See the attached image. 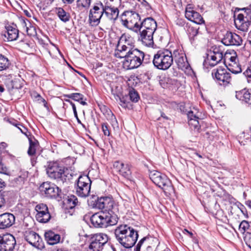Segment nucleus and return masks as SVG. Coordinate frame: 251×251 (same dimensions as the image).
<instances>
[{
    "label": "nucleus",
    "mask_w": 251,
    "mask_h": 251,
    "mask_svg": "<svg viewBox=\"0 0 251 251\" xmlns=\"http://www.w3.org/2000/svg\"><path fill=\"white\" fill-rule=\"evenodd\" d=\"M35 210L37 212L36 218L39 222L46 223L49 221L51 216L46 204L44 203L37 204L35 207Z\"/></svg>",
    "instance_id": "4468645a"
},
{
    "label": "nucleus",
    "mask_w": 251,
    "mask_h": 251,
    "mask_svg": "<svg viewBox=\"0 0 251 251\" xmlns=\"http://www.w3.org/2000/svg\"><path fill=\"white\" fill-rule=\"evenodd\" d=\"M45 167L48 176L58 182L64 183L72 178V171L56 161L47 162Z\"/></svg>",
    "instance_id": "f257e3e1"
},
{
    "label": "nucleus",
    "mask_w": 251,
    "mask_h": 251,
    "mask_svg": "<svg viewBox=\"0 0 251 251\" xmlns=\"http://www.w3.org/2000/svg\"><path fill=\"white\" fill-rule=\"evenodd\" d=\"M235 25L237 29L242 31H247L250 25H251V21L248 19H243V21L237 20L235 21Z\"/></svg>",
    "instance_id": "c756f323"
},
{
    "label": "nucleus",
    "mask_w": 251,
    "mask_h": 251,
    "mask_svg": "<svg viewBox=\"0 0 251 251\" xmlns=\"http://www.w3.org/2000/svg\"><path fill=\"white\" fill-rule=\"evenodd\" d=\"M91 182L88 176H80L75 184L77 195L82 198L88 196L90 192Z\"/></svg>",
    "instance_id": "6e6552de"
},
{
    "label": "nucleus",
    "mask_w": 251,
    "mask_h": 251,
    "mask_svg": "<svg viewBox=\"0 0 251 251\" xmlns=\"http://www.w3.org/2000/svg\"><path fill=\"white\" fill-rule=\"evenodd\" d=\"M142 54L143 55L141 56V65H144L151 62L153 63V58H151L150 55L145 54L143 51H142Z\"/></svg>",
    "instance_id": "a19ab883"
},
{
    "label": "nucleus",
    "mask_w": 251,
    "mask_h": 251,
    "mask_svg": "<svg viewBox=\"0 0 251 251\" xmlns=\"http://www.w3.org/2000/svg\"><path fill=\"white\" fill-rule=\"evenodd\" d=\"M102 130L105 136H109L110 134L109 130V126L106 123H103L101 124Z\"/></svg>",
    "instance_id": "49530a36"
},
{
    "label": "nucleus",
    "mask_w": 251,
    "mask_h": 251,
    "mask_svg": "<svg viewBox=\"0 0 251 251\" xmlns=\"http://www.w3.org/2000/svg\"><path fill=\"white\" fill-rule=\"evenodd\" d=\"M213 53L216 56L217 60L219 63L223 58V53L219 48H215L213 49Z\"/></svg>",
    "instance_id": "37998d69"
},
{
    "label": "nucleus",
    "mask_w": 251,
    "mask_h": 251,
    "mask_svg": "<svg viewBox=\"0 0 251 251\" xmlns=\"http://www.w3.org/2000/svg\"><path fill=\"white\" fill-rule=\"evenodd\" d=\"M246 244L251 249V233L248 232L245 236Z\"/></svg>",
    "instance_id": "13d9d810"
},
{
    "label": "nucleus",
    "mask_w": 251,
    "mask_h": 251,
    "mask_svg": "<svg viewBox=\"0 0 251 251\" xmlns=\"http://www.w3.org/2000/svg\"><path fill=\"white\" fill-rule=\"evenodd\" d=\"M100 109L101 112L107 119L112 120L113 119H116L114 115L107 106L102 105L100 107Z\"/></svg>",
    "instance_id": "4c0bfd02"
},
{
    "label": "nucleus",
    "mask_w": 251,
    "mask_h": 251,
    "mask_svg": "<svg viewBox=\"0 0 251 251\" xmlns=\"http://www.w3.org/2000/svg\"><path fill=\"white\" fill-rule=\"evenodd\" d=\"M130 25L131 24H130L128 18L126 20L123 21V25L128 29L132 30V25Z\"/></svg>",
    "instance_id": "052dcab7"
},
{
    "label": "nucleus",
    "mask_w": 251,
    "mask_h": 251,
    "mask_svg": "<svg viewBox=\"0 0 251 251\" xmlns=\"http://www.w3.org/2000/svg\"><path fill=\"white\" fill-rule=\"evenodd\" d=\"M64 203L66 204L67 208L73 209L78 204V201L75 196L71 195L64 200Z\"/></svg>",
    "instance_id": "2f4dec72"
},
{
    "label": "nucleus",
    "mask_w": 251,
    "mask_h": 251,
    "mask_svg": "<svg viewBox=\"0 0 251 251\" xmlns=\"http://www.w3.org/2000/svg\"><path fill=\"white\" fill-rule=\"evenodd\" d=\"M21 47L25 50L28 51L32 48V44L29 42H25L23 40L20 41Z\"/></svg>",
    "instance_id": "8fccbe9b"
},
{
    "label": "nucleus",
    "mask_w": 251,
    "mask_h": 251,
    "mask_svg": "<svg viewBox=\"0 0 251 251\" xmlns=\"http://www.w3.org/2000/svg\"><path fill=\"white\" fill-rule=\"evenodd\" d=\"M7 192H0V209L4 207L7 200Z\"/></svg>",
    "instance_id": "c03bdc74"
},
{
    "label": "nucleus",
    "mask_w": 251,
    "mask_h": 251,
    "mask_svg": "<svg viewBox=\"0 0 251 251\" xmlns=\"http://www.w3.org/2000/svg\"><path fill=\"white\" fill-rule=\"evenodd\" d=\"M29 143V146L27 151V153L29 156L34 155L36 153V148L39 146L38 141L33 136L28 138Z\"/></svg>",
    "instance_id": "7c9ffc66"
},
{
    "label": "nucleus",
    "mask_w": 251,
    "mask_h": 251,
    "mask_svg": "<svg viewBox=\"0 0 251 251\" xmlns=\"http://www.w3.org/2000/svg\"><path fill=\"white\" fill-rule=\"evenodd\" d=\"M185 16L188 20L195 24L201 25L204 23L203 18L200 13L190 8L186 9Z\"/></svg>",
    "instance_id": "4be33fe9"
},
{
    "label": "nucleus",
    "mask_w": 251,
    "mask_h": 251,
    "mask_svg": "<svg viewBox=\"0 0 251 251\" xmlns=\"http://www.w3.org/2000/svg\"><path fill=\"white\" fill-rule=\"evenodd\" d=\"M15 222V217L13 214L5 213L0 215V229H4L11 227Z\"/></svg>",
    "instance_id": "f3484780"
},
{
    "label": "nucleus",
    "mask_w": 251,
    "mask_h": 251,
    "mask_svg": "<svg viewBox=\"0 0 251 251\" xmlns=\"http://www.w3.org/2000/svg\"><path fill=\"white\" fill-rule=\"evenodd\" d=\"M16 244V240L12 235L7 234L0 236V251H13Z\"/></svg>",
    "instance_id": "ddd939ff"
},
{
    "label": "nucleus",
    "mask_w": 251,
    "mask_h": 251,
    "mask_svg": "<svg viewBox=\"0 0 251 251\" xmlns=\"http://www.w3.org/2000/svg\"><path fill=\"white\" fill-rule=\"evenodd\" d=\"M172 54L173 60H175L179 68H186L187 58L185 55L182 53H180L178 50H174Z\"/></svg>",
    "instance_id": "393cba45"
},
{
    "label": "nucleus",
    "mask_w": 251,
    "mask_h": 251,
    "mask_svg": "<svg viewBox=\"0 0 251 251\" xmlns=\"http://www.w3.org/2000/svg\"><path fill=\"white\" fill-rule=\"evenodd\" d=\"M249 227V223L246 221H243L239 226V230L244 232L247 229H248Z\"/></svg>",
    "instance_id": "3c124183"
},
{
    "label": "nucleus",
    "mask_w": 251,
    "mask_h": 251,
    "mask_svg": "<svg viewBox=\"0 0 251 251\" xmlns=\"http://www.w3.org/2000/svg\"><path fill=\"white\" fill-rule=\"evenodd\" d=\"M41 101L43 102L44 107L47 110H49V107L48 106V104L47 102L46 101V100L44 98H43V99H42Z\"/></svg>",
    "instance_id": "774afa93"
},
{
    "label": "nucleus",
    "mask_w": 251,
    "mask_h": 251,
    "mask_svg": "<svg viewBox=\"0 0 251 251\" xmlns=\"http://www.w3.org/2000/svg\"><path fill=\"white\" fill-rule=\"evenodd\" d=\"M128 96L131 101L133 102H137L140 99L138 92L133 88L129 90Z\"/></svg>",
    "instance_id": "58836bf2"
},
{
    "label": "nucleus",
    "mask_w": 251,
    "mask_h": 251,
    "mask_svg": "<svg viewBox=\"0 0 251 251\" xmlns=\"http://www.w3.org/2000/svg\"><path fill=\"white\" fill-rule=\"evenodd\" d=\"M227 69L232 73L237 74L242 72V68L241 65L237 62H234L232 63H228L226 65Z\"/></svg>",
    "instance_id": "c9c22d12"
},
{
    "label": "nucleus",
    "mask_w": 251,
    "mask_h": 251,
    "mask_svg": "<svg viewBox=\"0 0 251 251\" xmlns=\"http://www.w3.org/2000/svg\"><path fill=\"white\" fill-rule=\"evenodd\" d=\"M235 97L237 99L251 105V89H243L236 91Z\"/></svg>",
    "instance_id": "5701e85b"
},
{
    "label": "nucleus",
    "mask_w": 251,
    "mask_h": 251,
    "mask_svg": "<svg viewBox=\"0 0 251 251\" xmlns=\"http://www.w3.org/2000/svg\"><path fill=\"white\" fill-rule=\"evenodd\" d=\"M149 176L156 185L163 190L166 196L171 195L174 193L175 190L171 181L166 175L153 170L150 172Z\"/></svg>",
    "instance_id": "7ed1b4c3"
},
{
    "label": "nucleus",
    "mask_w": 251,
    "mask_h": 251,
    "mask_svg": "<svg viewBox=\"0 0 251 251\" xmlns=\"http://www.w3.org/2000/svg\"><path fill=\"white\" fill-rule=\"evenodd\" d=\"M94 207L101 210V212L108 213L111 216L117 215V211L116 204L113 199L110 197H97L93 204Z\"/></svg>",
    "instance_id": "423d86ee"
},
{
    "label": "nucleus",
    "mask_w": 251,
    "mask_h": 251,
    "mask_svg": "<svg viewBox=\"0 0 251 251\" xmlns=\"http://www.w3.org/2000/svg\"><path fill=\"white\" fill-rule=\"evenodd\" d=\"M6 31L4 34L7 37L8 41L16 40L19 36V30L16 27L8 25L5 26Z\"/></svg>",
    "instance_id": "a878e982"
},
{
    "label": "nucleus",
    "mask_w": 251,
    "mask_h": 251,
    "mask_svg": "<svg viewBox=\"0 0 251 251\" xmlns=\"http://www.w3.org/2000/svg\"><path fill=\"white\" fill-rule=\"evenodd\" d=\"M243 74L248 77L249 82H251V66L248 67Z\"/></svg>",
    "instance_id": "5fc2aeb1"
},
{
    "label": "nucleus",
    "mask_w": 251,
    "mask_h": 251,
    "mask_svg": "<svg viewBox=\"0 0 251 251\" xmlns=\"http://www.w3.org/2000/svg\"><path fill=\"white\" fill-rule=\"evenodd\" d=\"M8 122L12 125H14L16 127H18V126H21L20 123H18L17 121L12 120V121L8 120Z\"/></svg>",
    "instance_id": "69168bd1"
},
{
    "label": "nucleus",
    "mask_w": 251,
    "mask_h": 251,
    "mask_svg": "<svg viewBox=\"0 0 251 251\" xmlns=\"http://www.w3.org/2000/svg\"><path fill=\"white\" fill-rule=\"evenodd\" d=\"M113 168L123 177L127 180H132L133 177L128 164H124L121 161H117L114 163Z\"/></svg>",
    "instance_id": "2eb2a0df"
},
{
    "label": "nucleus",
    "mask_w": 251,
    "mask_h": 251,
    "mask_svg": "<svg viewBox=\"0 0 251 251\" xmlns=\"http://www.w3.org/2000/svg\"><path fill=\"white\" fill-rule=\"evenodd\" d=\"M140 24L149 28V31L154 32L157 28V23L151 17L144 19Z\"/></svg>",
    "instance_id": "c85d7f7f"
},
{
    "label": "nucleus",
    "mask_w": 251,
    "mask_h": 251,
    "mask_svg": "<svg viewBox=\"0 0 251 251\" xmlns=\"http://www.w3.org/2000/svg\"><path fill=\"white\" fill-rule=\"evenodd\" d=\"M176 23L179 26H183L185 25V21L182 19H177L176 21Z\"/></svg>",
    "instance_id": "bf43d9fd"
},
{
    "label": "nucleus",
    "mask_w": 251,
    "mask_h": 251,
    "mask_svg": "<svg viewBox=\"0 0 251 251\" xmlns=\"http://www.w3.org/2000/svg\"><path fill=\"white\" fill-rule=\"evenodd\" d=\"M117 241L125 248H131L136 243L138 231L127 225H120L115 230Z\"/></svg>",
    "instance_id": "f03ea898"
},
{
    "label": "nucleus",
    "mask_w": 251,
    "mask_h": 251,
    "mask_svg": "<svg viewBox=\"0 0 251 251\" xmlns=\"http://www.w3.org/2000/svg\"><path fill=\"white\" fill-rule=\"evenodd\" d=\"M105 3L97 0L92 6L89 13V20L90 23H96L97 25L100 23V19L104 15Z\"/></svg>",
    "instance_id": "1a4fd4ad"
},
{
    "label": "nucleus",
    "mask_w": 251,
    "mask_h": 251,
    "mask_svg": "<svg viewBox=\"0 0 251 251\" xmlns=\"http://www.w3.org/2000/svg\"><path fill=\"white\" fill-rule=\"evenodd\" d=\"M10 62L4 55L0 54V71L6 70L9 67Z\"/></svg>",
    "instance_id": "e433bc0d"
},
{
    "label": "nucleus",
    "mask_w": 251,
    "mask_h": 251,
    "mask_svg": "<svg viewBox=\"0 0 251 251\" xmlns=\"http://www.w3.org/2000/svg\"><path fill=\"white\" fill-rule=\"evenodd\" d=\"M108 240V236L105 234L100 233L92 235L90 239L89 249L92 251H101Z\"/></svg>",
    "instance_id": "9b49d317"
},
{
    "label": "nucleus",
    "mask_w": 251,
    "mask_h": 251,
    "mask_svg": "<svg viewBox=\"0 0 251 251\" xmlns=\"http://www.w3.org/2000/svg\"><path fill=\"white\" fill-rule=\"evenodd\" d=\"M140 30H142L145 32H148V31H149V28H148V27L145 26L144 25H141V24H140L138 30H137V31L136 32L138 33Z\"/></svg>",
    "instance_id": "680f3d73"
},
{
    "label": "nucleus",
    "mask_w": 251,
    "mask_h": 251,
    "mask_svg": "<svg viewBox=\"0 0 251 251\" xmlns=\"http://www.w3.org/2000/svg\"><path fill=\"white\" fill-rule=\"evenodd\" d=\"M17 127L20 130V131L23 134L25 135L28 138V137L32 136L31 133L28 132L27 129L26 127L23 126L22 125L21 126H18V127Z\"/></svg>",
    "instance_id": "603ef678"
},
{
    "label": "nucleus",
    "mask_w": 251,
    "mask_h": 251,
    "mask_svg": "<svg viewBox=\"0 0 251 251\" xmlns=\"http://www.w3.org/2000/svg\"><path fill=\"white\" fill-rule=\"evenodd\" d=\"M234 54H235V55L231 56L229 57H228V56L227 54H225V58H224V63H225V64H226V66L227 65L226 64V60H229V62L228 63H233L234 62L238 61V59L237 58V55H236L235 52L234 53Z\"/></svg>",
    "instance_id": "a18cd8bd"
},
{
    "label": "nucleus",
    "mask_w": 251,
    "mask_h": 251,
    "mask_svg": "<svg viewBox=\"0 0 251 251\" xmlns=\"http://www.w3.org/2000/svg\"><path fill=\"white\" fill-rule=\"evenodd\" d=\"M212 75L220 85H226L231 80L230 74L226 69L221 67L214 69L212 72Z\"/></svg>",
    "instance_id": "f8f14e48"
},
{
    "label": "nucleus",
    "mask_w": 251,
    "mask_h": 251,
    "mask_svg": "<svg viewBox=\"0 0 251 251\" xmlns=\"http://www.w3.org/2000/svg\"><path fill=\"white\" fill-rule=\"evenodd\" d=\"M199 119H193L188 121V124L191 127H193L194 129L199 130L201 126L199 122Z\"/></svg>",
    "instance_id": "79ce46f5"
},
{
    "label": "nucleus",
    "mask_w": 251,
    "mask_h": 251,
    "mask_svg": "<svg viewBox=\"0 0 251 251\" xmlns=\"http://www.w3.org/2000/svg\"><path fill=\"white\" fill-rule=\"evenodd\" d=\"M242 11L243 12L240 13L237 15V20L243 21V19H248L251 21V9L249 8H243L236 9V11Z\"/></svg>",
    "instance_id": "473e14b6"
},
{
    "label": "nucleus",
    "mask_w": 251,
    "mask_h": 251,
    "mask_svg": "<svg viewBox=\"0 0 251 251\" xmlns=\"http://www.w3.org/2000/svg\"><path fill=\"white\" fill-rule=\"evenodd\" d=\"M119 9L114 6L109 5L107 2L105 3V8L104 15L113 22L116 20L119 16Z\"/></svg>",
    "instance_id": "412c9836"
},
{
    "label": "nucleus",
    "mask_w": 251,
    "mask_h": 251,
    "mask_svg": "<svg viewBox=\"0 0 251 251\" xmlns=\"http://www.w3.org/2000/svg\"><path fill=\"white\" fill-rule=\"evenodd\" d=\"M127 54V51L125 52L122 51H120V50H116L115 53V55L117 58H125V59L126 57V55Z\"/></svg>",
    "instance_id": "864d4df0"
},
{
    "label": "nucleus",
    "mask_w": 251,
    "mask_h": 251,
    "mask_svg": "<svg viewBox=\"0 0 251 251\" xmlns=\"http://www.w3.org/2000/svg\"><path fill=\"white\" fill-rule=\"evenodd\" d=\"M45 238L47 243L50 245L56 244L59 242L60 236L59 234L49 230L45 233Z\"/></svg>",
    "instance_id": "bb28decb"
},
{
    "label": "nucleus",
    "mask_w": 251,
    "mask_h": 251,
    "mask_svg": "<svg viewBox=\"0 0 251 251\" xmlns=\"http://www.w3.org/2000/svg\"><path fill=\"white\" fill-rule=\"evenodd\" d=\"M187 34L192 44L195 43L199 34V28L189 26L187 29Z\"/></svg>",
    "instance_id": "72a5a7b5"
},
{
    "label": "nucleus",
    "mask_w": 251,
    "mask_h": 251,
    "mask_svg": "<svg viewBox=\"0 0 251 251\" xmlns=\"http://www.w3.org/2000/svg\"><path fill=\"white\" fill-rule=\"evenodd\" d=\"M117 215L111 216L109 213L99 212L93 214L90 218L92 225L95 227H107L117 224Z\"/></svg>",
    "instance_id": "20e7f679"
},
{
    "label": "nucleus",
    "mask_w": 251,
    "mask_h": 251,
    "mask_svg": "<svg viewBox=\"0 0 251 251\" xmlns=\"http://www.w3.org/2000/svg\"><path fill=\"white\" fill-rule=\"evenodd\" d=\"M125 15L128 16V19L130 25H132V29L133 31L136 32L140 25L139 22L141 20V18L139 14L135 11H126Z\"/></svg>",
    "instance_id": "6ab92c4d"
},
{
    "label": "nucleus",
    "mask_w": 251,
    "mask_h": 251,
    "mask_svg": "<svg viewBox=\"0 0 251 251\" xmlns=\"http://www.w3.org/2000/svg\"><path fill=\"white\" fill-rule=\"evenodd\" d=\"M179 108L182 113L186 114L188 111V110L185 109L184 104L183 103H180L179 104Z\"/></svg>",
    "instance_id": "0e129e2a"
},
{
    "label": "nucleus",
    "mask_w": 251,
    "mask_h": 251,
    "mask_svg": "<svg viewBox=\"0 0 251 251\" xmlns=\"http://www.w3.org/2000/svg\"><path fill=\"white\" fill-rule=\"evenodd\" d=\"M242 208H240V210L242 212V213L246 216V218H248V214H247V209L244 207L243 205H242Z\"/></svg>",
    "instance_id": "338daca9"
},
{
    "label": "nucleus",
    "mask_w": 251,
    "mask_h": 251,
    "mask_svg": "<svg viewBox=\"0 0 251 251\" xmlns=\"http://www.w3.org/2000/svg\"><path fill=\"white\" fill-rule=\"evenodd\" d=\"M56 14L60 20L63 22L66 23L70 20V14L66 12L62 8H57Z\"/></svg>",
    "instance_id": "f704fd0d"
},
{
    "label": "nucleus",
    "mask_w": 251,
    "mask_h": 251,
    "mask_svg": "<svg viewBox=\"0 0 251 251\" xmlns=\"http://www.w3.org/2000/svg\"><path fill=\"white\" fill-rule=\"evenodd\" d=\"M139 32L138 40L145 46L152 47L154 45L153 36L154 32L151 31L145 32L142 30L139 31Z\"/></svg>",
    "instance_id": "a211bd4d"
},
{
    "label": "nucleus",
    "mask_w": 251,
    "mask_h": 251,
    "mask_svg": "<svg viewBox=\"0 0 251 251\" xmlns=\"http://www.w3.org/2000/svg\"><path fill=\"white\" fill-rule=\"evenodd\" d=\"M218 63L216 56L212 53V54H207V57L203 63V69L205 72H209V67H213Z\"/></svg>",
    "instance_id": "cd10ccee"
},
{
    "label": "nucleus",
    "mask_w": 251,
    "mask_h": 251,
    "mask_svg": "<svg viewBox=\"0 0 251 251\" xmlns=\"http://www.w3.org/2000/svg\"><path fill=\"white\" fill-rule=\"evenodd\" d=\"M0 173L3 174H7V169L4 166L1 162V158L0 157Z\"/></svg>",
    "instance_id": "4d7b16f0"
},
{
    "label": "nucleus",
    "mask_w": 251,
    "mask_h": 251,
    "mask_svg": "<svg viewBox=\"0 0 251 251\" xmlns=\"http://www.w3.org/2000/svg\"><path fill=\"white\" fill-rule=\"evenodd\" d=\"M222 42L226 46H238L242 43V39L238 34L227 31L224 35Z\"/></svg>",
    "instance_id": "dca6fc26"
},
{
    "label": "nucleus",
    "mask_w": 251,
    "mask_h": 251,
    "mask_svg": "<svg viewBox=\"0 0 251 251\" xmlns=\"http://www.w3.org/2000/svg\"><path fill=\"white\" fill-rule=\"evenodd\" d=\"M127 96H126V97H120L119 98V99H120V102L121 103H122V104H121V106H123V107H125V106H126V105H125V104H126V103H127V100H126V99L127 98Z\"/></svg>",
    "instance_id": "e2e57ef3"
},
{
    "label": "nucleus",
    "mask_w": 251,
    "mask_h": 251,
    "mask_svg": "<svg viewBox=\"0 0 251 251\" xmlns=\"http://www.w3.org/2000/svg\"><path fill=\"white\" fill-rule=\"evenodd\" d=\"M27 177V172L24 173L23 175L19 176L15 178L16 181L19 183H24Z\"/></svg>",
    "instance_id": "de8ad7c7"
},
{
    "label": "nucleus",
    "mask_w": 251,
    "mask_h": 251,
    "mask_svg": "<svg viewBox=\"0 0 251 251\" xmlns=\"http://www.w3.org/2000/svg\"><path fill=\"white\" fill-rule=\"evenodd\" d=\"M187 115V118L189 120H190L193 119H199L198 116L196 114L194 113V112L192 110L188 111L186 113Z\"/></svg>",
    "instance_id": "6e6d98bb"
},
{
    "label": "nucleus",
    "mask_w": 251,
    "mask_h": 251,
    "mask_svg": "<svg viewBox=\"0 0 251 251\" xmlns=\"http://www.w3.org/2000/svg\"><path fill=\"white\" fill-rule=\"evenodd\" d=\"M173 62V54L168 50L158 51L153 56V64L156 68L159 70H166L168 69L172 65Z\"/></svg>",
    "instance_id": "39448f33"
},
{
    "label": "nucleus",
    "mask_w": 251,
    "mask_h": 251,
    "mask_svg": "<svg viewBox=\"0 0 251 251\" xmlns=\"http://www.w3.org/2000/svg\"><path fill=\"white\" fill-rule=\"evenodd\" d=\"M77 3L84 8H88L90 6L91 0H77Z\"/></svg>",
    "instance_id": "09e8293b"
},
{
    "label": "nucleus",
    "mask_w": 251,
    "mask_h": 251,
    "mask_svg": "<svg viewBox=\"0 0 251 251\" xmlns=\"http://www.w3.org/2000/svg\"><path fill=\"white\" fill-rule=\"evenodd\" d=\"M142 51L136 48L129 49L124 61V65L127 70L136 69L141 65Z\"/></svg>",
    "instance_id": "0eeeda50"
},
{
    "label": "nucleus",
    "mask_w": 251,
    "mask_h": 251,
    "mask_svg": "<svg viewBox=\"0 0 251 251\" xmlns=\"http://www.w3.org/2000/svg\"><path fill=\"white\" fill-rule=\"evenodd\" d=\"M65 97L77 101L83 100L84 98V96L82 94L78 93L66 95H65Z\"/></svg>",
    "instance_id": "ea45409f"
},
{
    "label": "nucleus",
    "mask_w": 251,
    "mask_h": 251,
    "mask_svg": "<svg viewBox=\"0 0 251 251\" xmlns=\"http://www.w3.org/2000/svg\"><path fill=\"white\" fill-rule=\"evenodd\" d=\"M129 37H128L126 34H123L120 38L117 46V50H120V51L123 52H127L128 51L129 49H132L129 46Z\"/></svg>",
    "instance_id": "b1692460"
},
{
    "label": "nucleus",
    "mask_w": 251,
    "mask_h": 251,
    "mask_svg": "<svg viewBox=\"0 0 251 251\" xmlns=\"http://www.w3.org/2000/svg\"><path fill=\"white\" fill-rule=\"evenodd\" d=\"M25 239L30 245L35 247H38L42 239L40 236L33 231H26L25 234Z\"/></svg>",
    "instance_id": "aec40b11"
},
{
    "label": "nucleus",
    "mask_w": 251,
    "mask_h": 251,
    "mask_svg": "<svg viewBox=\"0 0 251 251\" xmlns=\"http://www.w3.org/2000/svg\"><path fill=\"white\" fill-rule=\"evenodd\" d=\"M39 190L46 197L54 198H61V190L54 184L50 182H43L39 187Z\"/></svg>",
    "instance_id": "9d476101"
}]
</instances>
